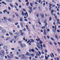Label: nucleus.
Wrapping results in <instances>:
<instances>
[{"label":"nucleus","mask_w":60,"mask_h":60,"mask_svg":"<svg viewBox=\"0 0 60 60\" xmlns=\"http://www.w3.org/2000/svg\"><path fill=\"white\" fill-rule=\"evenodd\" d=\"M1 53V56L2 58H3L4 57V51L3 50H1L0 51Z\"/></svg>","instance_id":"1"},{"label":"nucleus","mask_w":60,"mask_h":60,"mask_svg":"<svg viewBox=\"0 0 60 60\" xmlns=\"http://www.w3.org/2000/svg\"><path fill=\"white\" fill-rule=\"evenodd\" d=\"M22 14L23 16H24L25 15V16H26V17H27V18L28 17V15L27 12H26V13H25L24 14V13L23 12V11H22Z\"/></svg>","instance_id":"2"},{"label":"nucleus","mask_w":60,"mask_h":60,"mask_svg":"<svg viewBox=\"0 0 60 60\" xmlns=\"http://www.w3.org/2000/svg\"><path fill=\"white\" fill-rule=\"evenodd\" d=\"M15 34H16V36H14V37L15 38L18 37H19L20 36V34L19 33H15Z\"/></svg>","instance_id":"3"},{"label":"nucleus","mask_w":60,"mask_h":60,"mask_svg":"<svg viewBox=\"0 0 60 60\" xmlns=\"http://www.w3.org/2000/svg\"><path fill=\"white\" fill-rule=\"evenodd\" d=\"M29 9L30 10V11H29V12L30 13H31L33 11V10H32V7H29Z\"/></svg>","instance_id":"4"},{"label":"nucleus","mask_w":60,"mask_h":60,"mask_svg":"<svg viewBox=\"0 0 60 60\" xmlns=\"http://www.w3.org/2000/svg\"><path fill=\"white\" fill-rule=\"evenodd\" d=\"M39 54L38 53V52H37L36 54V56H40V55H41V52L40 51H39L38 52Z\"/></svg>","instance_id":"5"},{"label":"nucleus","mask_w":60,"mask_h":60,"mask_svg":"<svg viewBox=\"0 0 60 60\" xmlns=\"http://www.w3.org/2000/svg\"><path fill=\"white\" fill-rule=\"evenodd\" d=\"M20 33L21 34V35L22 36H23V34H24V32H23V31L22 30H21L20 31Z\"/></svg>","instance_id":"6"},{"label":"nucleus","mask_w":60,"mask_h":60,"mask_svg":"<svg viewBox=\"0 0 60 60\" xmlns=\"http://www.w3.org/2000/svg\"><path fill=\"white\" fill-rule=\"evenodd\" d=\"M57 23H56V25H57V26H58V24H60V22H59V19H57Z\"/></svg>","instance_id":"7"},{"label":"nucleus","mask_w":60,"mask_h":60,"mask_svg":"<svg viewBox=\"0 0 60 60\" xmlns=\"http://www.w3.org/2000/svg\"><path fill=\"white\" fill-rule=\"evenodd\" d=\"M44 35H46L47 34V33H46V29H44Z\"/></svg>","instance_id":"8"},{"label":"nucleus","mask_w":60,"mask_h":60,"mask_svg":"<svg viewBox=\"0 0 60 60\" xmlns=\"http://www.w3.org/2000/svg\"><path fill=\"white\" fill-rule=\"evenodd\" d=\"M6 1L9 3H11L12 2V0H6Z\"/></svg>","instance_id":"9"},{"label":"nucleus","mask_w":60,"mask_h":60,"mask_svg":"<svg viewBox=\"0 0 60 60\" xmlns=\"http://www.w3.org/2000/svg\"><path fill=\"white\" fill-rule=\"evenodd\" d=\"M26 29H27L28 31H30V29H29V27H28V26H27V25H26Z\"/></svg>","instance_id":"10"},{"label":"nucleus","mask_w":60,"mask_h":60,"mask_svg":"<svg viewBox=\"0 0 60 60\" xmlns=\"http://www.w3.org/2000/svg\"><path fill=\"white\" fill-rule=\"evenodd\" d=\"M49 9L50 11L51 10V6H52V4H49Z\"/></svg>","instance_id":"11"},{"label":"nucleus","mask_w":60,"mask_h":60,"mask_svg":"<svg viewBox=\"0 0 60 60\" xmlns=\"http://www.w3.org/2000/svg\"><path fill=\"white\" fill-rule=\"evenodd\" d=\"M54 11H55V10H51V12L52 16H53V12H54Z\"/></svg>","instance_id":"12"},{"label":"nucleus","mask_w":60,"mask_h":60,"mask_svg":"<svg viewBox=\"0 0 60 60\" xmlns=\"http://www.w3.org/2000/svg\"><path fill=\"white\" fill-rule=\"evenodd\" d=\"M41 17L42 18H44V15L43 14H42L41 15Z\"/></svg>","instance_id":"13"},{"label":"nucleus","mask_w":60,"mask_h":60,"mask_svg":"<svg viewBox=\"0 0 60 60\" xmlns=\"http://www.w3.org/2000/svg\"><path fill=\"white\" fill-rule=\"evenodd\" d=\"M20 25L21 26V27H22V28H24V27L23 25V23H22V22H21L20 23Z\"/></svg>","instance_id":"14"},{"label":"nucleus","mask_w":60,"mask_h":60,"mask_svg":"<svg viewBox=\"0 0 60 60\" xmlns=\"http://www.w3.org/2000/svg\"><path fill=\"white\" fill-rule=\"evenodd\" d=\"M2 32L3 33H6V30L4 29H3L2 30Z\"/></svg>","instance_id":"15"},{"label":"nucleus","mask_w":60,"mask_h":60,"mask_svg":"<svg viewBox=\"0 0 60 60\" xmlns=\"http://www.w3.org/2000/svg\"><path fill=\"white\" fill-rule=\"evenodd\" d=\"M15 14L16 16L17 17H19V15L17 13H15Z\"/></svg>","instance_id":"16"},{"label":"nucleus","mask_w":60,"mask_h":60,"mask_svg":"<svg viewBox=\"0 0 60 60\" xmlns=\"http://www.w3.org/2000/svg\"><path fill=\"white\" fill-rule=\"evenodd\" d=\"M30 40L32 42H34V40L33 39H30Z\"/></svg>","instance_id":"17"},{"label":"nucleus","mask_w":60,"mask_h":60,"mask_svg":"<svg viewBox=\"0 0 60 60\" xmlns=\"http://www.w3.org/2000/svg\"><path fill=\"white\" fill-rule=\"evenodd\" d=\"M55 37L56 38H57V40H58V37H57V35L56 34H55Z\"/></svg>","instance_id":"18"},{"label":"nucleus","mask_w":60,"mask_h":60,"mask_svg":"<svg viewBox=\"0 0 60 60\" xmlns=\"http://www.w3.org/2000/svg\"><path fill=\"white\" fill-rule=\"evenodd\" d=\"M20 21L21 22H22V21H23V19L22 18H20Z\"/></svg>","instance_id":"19"},{"label":"nucleus","mask_w":60,"mask_h":60,"mask_svg":"<svg viewBox=\"0 0 60 60\" xmlns=\"http://www.w3.org/2000/svg\"><path fill=\"white\" fill-rule=\"evenodd\" d=\"M5 12H7V10H4L3 11V12H4V13H5Z\"/></svg>","instance_id":"20"},{"label":"nucleus","mask_w":60,"mask_h":60,"mask_svg":"<svg viewBox=\"0 0 60 60\" xmlns=\"http://www.w3.org/2000/svg\"><path fill=\"white\" fill-rule=\"evenodd\" d=\"M3 22H4V23H7V21L3 19Z\"/></svg>","instance_id":"21"},{"label":"nucleus","mask_w":60,"mask_h":60,"mask_svg":"<svg viewBox=\"0 0 60 60\" xmlns=\"http://www.w3.org/2000/svg\"><path fill=\"white\" fill-rule=\"evenodd\" d=\"M10 6H11V7H12L13 8V5H12V4H11V3L10 4Z\"/></svg>","instance_id":"22"},{"label":"nucleus","mask_w":60,"mask_h":60,"mask_svg":"<svg viewBox=\"0 0 60 60\" xmlns=\"http://www.w3.org/2000/svg\"><path fill=\"white\" fill-rule=\"evenodd\" d=\"M4 19H0V22H3Z\"/></svg>","instance_id":"23"},{"label":"nucleus","mask_w":60,"mask_h":60,"mask_svg":"<svg viewBox=\"0 0 60 60\" xmlns=\"http://www.w3.org/2000/svg\"><path fill=\"white\" fill-rule=\"evenodd\" d=\"M3 48L4 49H7V47L6 46H5L4 47H3Z\"/></svg>","instance_id":"24"},{"label":"nucleus","mask_w":60,"mask_h":60,"mask_svg":"<svg viewBox=\"0 0 60 60\" xmlns=\"http://www.w3.org/2000/svg\"><path fill=\"white\" fill-rule=\"evenodd\" d=\"M20 46H21L22 48H24V47L23 46V44H20Z\"/></svg>","instance_id":"25"},{"label":"nucleus","mask_w":60,"mask_h":60,"mask_svg":"<svg viewBox=\"0 0 60 60\" xmlns=\"http://www.w3.org/2000/svg\"><path fill=\"white\" fill-rule=\"evenodd\" d=\"M31 51L32 52H34L35 51H34V50L33 49H31Z\"/></svg>","instance_id":"26"},{"label":"nucleus","mask_w":60,"mask_h":60,"mask_svg":"<svg viewBox=\"0 0 60 60\" xmlns=\"http://www.w3.org/2000/svg\"><path fill=\"white\" fill-rule=\"evenodd\" d=\"M51 20H52V18L51 17H50L49 18V20L50 21Z\"/></svg>","instance_id":"27"},{"label":"nucleus","mask_w":60,"mask_h":60,"mask_svg":"<svg viewBox=\"0 0 60 60\" xmlns=\"http://www.w3.org/2000/svg\"><path fill=\"white\" fill-rule=\"evenodd\" d=\"M9 34H10V35H13V34L11 32H9Z\"/></svg>","instance_id":"28"},{"label":"nucleus","mask_w":60,"mask_h":60,"mask_svg":"<svg viewBox=\"0 0 60 60\" xmlns=\"http://www.w3.org/2000/svg\"><path fill=\"white\" fill-rule=\"evenodd\" d=\"M2 3L4 4H5V5H6L7 4H6V3H5V2H4V1Z\"/></svg>","instance_id":"29"},{"label":"nucleus","mask_w":60,"mask_h":60,"mask_svg":"<svg viewBox=\"0 0 60 60\" xmlns=\"http://www.w3.org/2000/svg\"><path fill=\"white\" fill-rule=\"evenodd\" d=\"M26 57V58H27V57H26L23 56L21 57V59H24V57Z\"/></svg>","instance_id":"30"},{"label":"nucleus","mask_w":60,"mask_h":60,"mask_svg":"<svg viewBox=\"0 0 60 60\" xmlns=\"http://www.w3.org/2000/svg\"><path fill=\"white\" fill-rule=\"evenodd\" d=\"M45 58L46 60H47V59H48V57L46 56H45Z\"/></svg>","instance_id":"31"},{"label":"nucleus","mask_w":60,"mask_h":60,"mask_svg":"<svg viewBox=\"0 0 60 60\" xmlns=\"http://www.w3.org/2000/svg\"><path fill=\"white\" fill-rule=\"evenodd\" d=\"M26 6H28L29 5V2H28L26 3Z\"/></svg>","instance_id":"32"},{"label":"nucleus","mask_w":60,"mask_h":60,"mask_svg":"<svg viewBox=\"0 0 60 60\" xmlns=\"http://www.w3.org/2000/svg\"><path fill=\"white\" fill-rule=\"evenodd\" d=\"M36 16L37 18H39V14H36Z\"/></svg>","instance_id":"33"},{"label":"nucleus","mask_w":60,"mask_h":60,"mask_svg":"<svg viewBox=\"0 0 60 60\" xmlns=\"http://www.w3.org/2000/svg\"><path fill=\"white\" fill-rule=\"evenodd\" d=\"M47 22V20L46 19L44 21V23H46Z\"/></svg>","instance_id":"34"},{"label":"nucleus","mask_w":60,"mask_h":60,"mask_svg":"<svg viewBox=\"0 0 60 60\" xmlns=\"http://www.w3.org/2000/svg\"><path fill=\"white\" fill-rule=\"evenodd\" d=\"M46 28L45 26H44L41 28V29H44V28Z\"/></svg>","instance_id":"35"},{"label":"nucleus","mask_w":60,"mask_h":60,"mask_svg":"<svg viewBox=\"0 0 60 60\" xmlns=\"http://www.w3.org/2000/svg\"><path fill=\"white\" fill-rule=\"evenodd\" d=\"M39 41H40V44H42V43H43L41 41V40H40Z\"/></svg>","instance_id":"36"},{"label":"nucleus","mask_w":60,"mask_h":60,"mask_svg":"<svg viewBox=\"0 0 60 60\" xmlns=\"http://www.w3.org/2000/svg\"><path fill=\"white\" fill-rule=\"evenodd\" d=\"M51 39L52 40V41H55V40H54L53 38H51Z\"/></svg>","instance_id":"37"},{"label":"nucleus","mask_w":60,"mask_h":60,"mask_svg":"<svg viewBox=\"0 0 60 60\" xmlns=\"http://www.w3.org/2000/svg\"><path fill=\"white\" fill-rule=\"evenodd\" d=\"M34 54H31V56H32V57H34Z\"/></svg>","instance_id":"38"},{"label":"nucleus","mask_w":60,"mask_h":60,"mask_svg":"<svg viewBox=\"0 0 60 60\" xmlns=\"http://www.w3.org/2000/svg\"><path fill=\"white\" fill-rule=\"evenodd\" d=\"M8 8L9 10H11V8L10 7H8Z\"/></svg>","instance_id":"39"},{"label":"nucleus","mask_w":60,"mask_h":60,"mask_svg":"<svg viewBox=\"0 0 60 60\" xmlns=\"http://www.w3.org/2000/svg\"><path fill=\"white\" fill-rule=\"evenodd\" d=\"M54 43L55 45H57V44L56 43V42H54Z\"/></svg>","instance_id":"40"},{"label":"nucleus","mask_w":60,"mask_h":60,"mask_svg":"<svg viewBox=\"0 0 60 60\" xmlns=\"http://www.w3.org/2000/svg\"><path fill=\"white\" fill-rule=\"evenodd\" d=\"M45 53H47V50L46 49H45Z\"/></svg>","instance_id":"41"},{"label":"nucleus","mask_w":60,"mask_h":60,"mask_svg":"<svg viewBox=\"0 0 60 60\" xmlns=\"http://www.w3.org/2000/svg\"><path fill=\"white\" fill-rule=\"evenodd\" d=\"M8 20L9 21L11 22V19H9Z\"/></svg>","instance_id":"42"},{"label":"nucleus","mask_w":60,"mask_h":60,"mask_svg":"<svg viewBox=\"0 0 60 60\" xmlns=\"http://www.w3.org/2000/svg\"><path fill=\"white\" fill-rule=\"evenodd\" d=\"M30 5L31 6H32V7H33V5L32 4V3H30Z\"/></svg>","instance_id":"43"},{"label":"nucleus","mask_w":60,"mask_h":60,"mask_svg":"<svg viewBox=\"0 0 60 60\" xmlns=\"http://www.w3.org/2000/svg\"><path fill=\"white\" fill-rule=\"evenodd\" d=\"M18 22H16V23H15V25H18Z\"/></svg>","instance_id":"44"},{"label":"nucleus","mask_w":60,"mask_h":60,"mask_svg":"<svg viewBox=\"0 0 60 60\" xmlns=\"http://www.w3.org/2000/svg\"><path fill=\"white\" fill-rule=\"evenodd\" d=\"M23 31H26V28H24L23 30Z\"/></svg>","instance_id":"45"},{"label":"nucleus","mask_w":60,"mask_h":60,"mask_svg":"<svg viewBox=\"0 0 60 60\" xmlns=\"http://www.w3.org/2000/svg\"><path fill=\"white\" fill-rule=\"evenodd\" d=\"M23 11H25V12H26V9H23Z\"/></svg>","instance_id":"46"},{"label":"nucleus","mask_w":60,"mask_h":60,"mask_svg":"<svg viewBox=\"0 0 60 60\" xmlns=\"http://www.w3.org/2000/svg\"><path fill=\"white\" fill-rule=\"evenodd\" d=\"M3 29V28L2 27L0 26V30H1Z\"/></svg>","instance_id":"47"},{"label":"nucleus","mask_w":60,"mask_h":60,"mask_svg":"<svg viewBox=\"0 0 60 60\" xmlns=\"http://www.w3.org/2000/svg\"><path fill=\"white\" fill-rule=\"evenodd\" d=\"M33 9L34 10H35L37 8V7H36L35 8V7H33Z\"/></svg>","instance_id":"48"},{"label":"nucleus","mask_w":60,"mask_h":60,"mask_svg":"<svg viewBox=\"0 0 60 60\" xmlns=\"http://www.w3.org/2000/svg\"><path fill=\"white\" fill-rule=\"evenodd\" d=\"M15 59H19V58L18 57H15Z\"/></svg>","instance_id":"49"},{"label":"nucleus","mask_w":60,"mask_h":60,"mask_svg":"<svg viewBox=\"0 0 60 60\" xmlns=\"http://www.w3.org/2000/svg\"><path fill=\"white\" fill-rule=\"evenodd\" d=\"M55 19H57V16H56V15H55Z\"/></svg>","instance_id":"50"},{"label":"nucleus","mask_w":60,"mask_h":60,"mask_svg":"<svg viewBox=\"0 0 60 60\" xmlns=\"http://www.w3.org/2000/svg\"><path fill=\"white\" fill-rule=\"evenodd\" d=\"M50 45H53V43H52L51 42L50 43Z\"/></svg>","instance_id":"51"},{"label":"nucleus","mask_w":60,"mask_h":60,"mask_svg":"<svg viewBox=\"0 0 60 60\" xmlns=\"http://www.w3.org/2000/svg\"><path fill=\"white\" fill-rule=\"evenodd\" d=\"M31 54L29 53L28 56H31Z\"/></svg>","instance_id":"52"},{"label":"nucleus","mask_w":60,"mask_h":60,"mask_svg":"<svg viewBox=\"0 0 60 60\" xmlns=\"http://www.w3.org/2000/svg\"><path fill=\"white\" fill-rule=\"evenodd\" d=\"M29 54V53H28V52H27L26 53V55H27V56H28V55Z\"/></svg>","instance_id":"53"},{"label":"nucleus","mask_w":60,"mask_h":60,"mask_svg":"<svg viewBox=\"0 0 60 60\" xmlns=\"http://www.w3.org/2000/svg\"><path fill=\"white\" fill-rule=\"evenodd\" d=\"M21 42H22L21 41H19L18 42L19 43H21Z\"/></svg>","instance_id":"54"},{"label":"nucleus","mask_w":60,"mask_h":60,"mask_svg":"<svg viewBox=\"0 0 60 60\" xmlns=\"http://www.w3.org/2000/svg\"><path fill=\"white\" fill-rule=\"evenodd\" d=\"M51 54L52 55V56H53V57H54V54H53V53H52Z\"/></svg>","instance_id":"55"},{"label":"nucleus","mask_w":60,"mask_h":60,"mask_svg":"<svg viewBox=\"0 0 60 60\" xmlns=\"http://www.w3.org/2000/svg\"><path fill=\"white\" fill-rule=\"evenodd\" d=\"M4 19H5V20H6V19H7V18L5 17H4Z\"/></svg>","instance_id":"56"},{"label":"nucleus","mask_w":60,"mask_h":60,"mask_svg":"<svg viewBox=\"0 0 60 60\" xmlns=\"http://www.w3.org/2000/svg\"><path fill=\"white\" fill-rule=\"evenodd\" d=\"M15 4L16 6H18V4H17V3H16Z\"/></svg>","instance_id":"57"},{"label":"nucleus","mask_w":60,"mask_h":60,"mask_svg":"<svg viewBox=\"0 0 60 60\" xmlns=\"http://www.w3.org/2000/svg\"><path fill=\"white\" fill-rule=\"evenodd\" d=\"M41 53L42 54H44V52L43 51H42L41 52Z\"/></svg>","instance_id":"58"},{"label":"nucleus","mask_w":60,"mask_h":60,"mask_svg":"<svg viewBox=\"0 0 60 60\" xmlns=\"http://www.w3.org/2000/svg\"><path fill=\"white\" fill-rule=\"evenodd\" d=\"M24 21H28L27 19H25Z\"/></svg>","instance_id":"59"},{"label":"nucleus","mask_w":60,"mask_h":60,"mask_svg":"<svg viewBox=\"0 0 60 60\" xmlns=\"http://www.w3.org/2000/svg\"><path fill=\"white\" fill-rule=\"evenodd\" d=\"M47 37L48 39H49V36H47Z\"/></svg>","instance_id":"60"},{"label":"nucleus","mask_w":60,"mask_h":60,"mask_svg":"<svg viewBox=\"0 0 60 60\" xmlns=\"http://www.w3.org/2000/svg\"><path fill=\"white\" fill-rule=\"evenodd\" d=\"M1 38H4V36H1Z\"/></svg>","instance_id":"61"},{"label":"nucleus","mask_w":60,"mask_h":60,"mask_svg":"<svg viewBox=\"0 0 60 60\" xmlns=\"http://www.w3.org/2000/svg\"><path fill=\"white\" fill-rule=\"evenodd\" d=\"M7 56L8 58H11V57H10L9 56V55H7Z\"/></svg>","instance_id":"62"},{"label":"nucleus","mask_w":60,"mask_h":60,"mask_svg":"<svg viewBox=\"0 0 60 60\" xmlns=\"http://www.w3.org/2000/svg\"><path fill=\"white\" fill-rule=\"evenodd\" d=\"M52 27L53 29H54L55 28V26H52Z\"/></svg>","instance_id":"63"},{"label":"nucleus","mask_w":60,"mask_h":60,"mask_svg":"<svg viewBox=\"0 0 60 60\" xmlns=\"http://www.w3.org/2000/svg\"><path fill=\"white\" fill-rule=\"evenodd\" d=\"M15 31H15V30H13V33H15Z\"/></svg>","instance_id":"64"}]
</instances>
